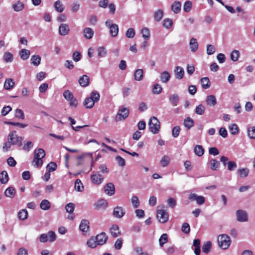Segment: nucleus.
Returning a JSON list of instances; mask_svg holds the SVG:
<instances>
[{
    "instance_id": "nucleus-1",
    "label": "nucleus",
    "mask_w": 255,
    "mask_h": 255,
    "mask_svg": "<svg viewBox=\"0 0 255 255\" xmlns=\"http://www.w3.org/2000/svg\"><path fill=\"white\" fill-rule=\"evenodd\" d=\"M45 156V152L43 149H35L34 151V158L31 164L35 168H40L42 167L43 161L42 159Z\"/></svg>"
},
{
    "instance_id": "nucleus-2",
    "label": "nucleus",
    "mask_w": 255,
    "mask_h": 255,
    "mask_svg": "<svg viewBox=\"0 0 255 255\" xmlns=\"http://www.w3.org/2000/svg\"><path fill=\"white\" fill-rule=\"evenodd\" d=\"M100 98V94L97 91H93L90 93V96L85 99L83 105L85 108L91 109L94 106L95 103L99 101Z\"/></svg>"
},
{
    "instance_id": "nucleus-3",
    "label": "nucleus",
    "mask_w": 255,
    "mask_h": 255,
    "mask_svg": "<svg viewBox=\"0 0 255 255\" xmlns=\"http://www.w3.org/2000/svg\"><path fill=\"white\" fill-rule=\"evenodd\" d=\"M22 140L23 138L21 136H18L16 134V131H12L9 132L7 136V141L12 145H15L19 147L21 146Z\"/></svg>"
},
{
    "instance_id": "nucleus-4",
    "label": "nucleus",
    "mask_w": 255,
    "mask_h": 255,
    "mask_svg": "<svg viewBox=\"0 0 255 255\" xmlns=\"http://www.w3.org/2000/svg\"><path fill=\"white\" fill-rule=\"evenodd\" d=\"M149 130L153 134H157L159 132L160 128V122L157 118L154 116L150 118L148 122Z\"/></svg>"
},
{
    "instance_id": "nucleus-5",
    "label": "nucleus",
    "mask_w": 255,
    "mask_h": 255,
    "mask_svg": "<svg viewBox=\"0 0 255 255\" xmlns=\"http://www.w3.org/2000/svg\"><path fill=\"white\" fill-rule=\"evenodd\" d=\"M218 245L224 250L227 249L231 245V241L229 236L226 234H222L218 237Z\"/></svg>"
},
{
    "instance_id": "nucleus-6",
    "label": "nucleus",
    "mask_w": 255,
    "mask_h": 255,
    "mask_svg": "<svg viewBox=\"0 0 255 255\" xmlns=\"http://www.w3.org/2000/svg\"><path fill=\"white\" fill-rule=\"evenodd\" d=\"M129 115V110L128 108L122 107L119 109L116 116L115 121L119 122L125 120Z\"/></svg>"
},
{
    "instance_id": "nucleus-7",
    "label": "nucleus",
    "mask_w": 255,
    "mask_h": 255,
    "mask_svg": "<svg viewBox=\"0 0 255 255\" xmlns=\"http://www.w3.org/2000/svg\"><path fill=\"white\" fill-rule=\"evenodd\" d=\"M237 220L240 222H246L248 221L247 212L243 210L239 209L236 212Z\"/></svg>"
},
{
    "instance_id": "nucleus-8",
    "label": "nucleus",
    "mask_w": 255,
    "mask_h": 255,
    "mask_svg": "<svg viewBox=\"0 0 255 255\" xmlns=\"http://www.w3.org/2000/svg\"><path fill=\"white\" fill-rule=\"evenodd\" d=\"M168 214L164 210H158L157 211V218L159 222L165 223L168 220Z\"/></svg>"
},
{
    "instance_id": "nucleus-9",
    "label": "nucleus",
    "mask_w": 255,
    "mask_h": 255,
    "mask_svg": "<svg viewBox=\"0 0 255 255\" xmlns=\"http://www.w3.org/2000/svg\"><path fill=\"white\" fill-rule=\"evenodd\" d=\"M91 179L94 184L99 185L102 183L104 177L99 172H96L91 175Z\"/></svg>"
},
{
    "instance_id": "nucleus-10",
    "label": "nucleus",
    "mask_w": 255,
    "mask_h": 255,
    "mask_svg": "<svg viewBox=\"0 0 255 255\" xmlns=\"http://www.w3.org/2000/svg\"><path fill=\"white\" fill-rule=\"evenodd\" d=\"M189 199L191 201H196L198 205H202L205 202V199L203 196H198L195 193H191L189 195Z\"/></svg>"
},
{
    "instance_id": "nucleus-11",
    "label": "nucleus",
    "mask_w": 255,
    "mask_h": 255,
    "mask_svg": "<svg viewBox=\"0 0 255 255\" xmlns=\"http://www.w3.org/2000/svg\"><path fill=\"white\" fill-rule=\"evenodd\" d=\"M99 245H103L108 240V237L105 232H102L95 237Z\"/></svg>"
},
{
    "instance_id": "nucleus-12",
    "label": "nucleus",
    "mask_w": 255,
    "mask_h": 255,
    "mask_svg": "<svg viewBox=\"0 0 255 255\" xmlns=\"http://www.w3.org/2000/svg\"><path fill=\"white\" fill-rule=\"evenodd\" d=\"M126 213L125 209L120 206H116L113 211V215L117 218H121Z\"/></svg>"
},
{
    "instance_id": "nucleus-13",
    "label": "nucleus",
    "mask_w": 255,
    "mask_h": 255,
    "mask_svg": "<svg viewBox=\"0 0 255 255\" xmlns=\"http://www.w3.org/2000/svg\"><path fill=\"white\" fill-rule=\"evenodd\" d=\"M104 192L109 196L113 195L115 193V187L113 183H107L104 187Z\"/></svg>"
},
{
    "instance_id": "nucleus-14",
    "label": "nucleus",
    "mask_w": 255,
    "mask_h": 255,
    "mask_svg": "<svg viewBox=\"0 0 255 255\" xmlns=\"http://www.w3.org/2000/svg\"><path fill=\"white\" fill-rule=\"evenodd\" d=\"M70 31L69 25L66 23H62L59 27V33L61 35L65 36L68 34Z\"/></svg>"
},
{
    "instance_id": "nucleus-15",
    "label": "nucleus",
    "mask_w": 255,
    "mask_h": 255,
    "mask_svg": "<svg viewBox=\"0 0 255 255\" xmlns=\"http://www.w3.org/2000/svg\"><path fill=\"white\" fill-rule=\"evenodd\" d=\"M108 205V203L106 200L104 199H101L98 201L94 204L95 208L96 210L105 209Z\"/></svg>"
},
{
    "instance_id": "nucleus-16",
    "label": "nucleus",
    "mask_w": 255,
    "mask_h": 255,
    "mask_svg": "<svg viewBox=\"0 0 255 255\" xmlns=\"http://www.w3.org/2000/svg\"><path fill=\"white\" fill-rule=\"evenodd\" d=\"M80 85L83 87L88 86L90 83V78L86 75H84L80 77L79 79Z\"/></svg>"
},
{
    "instance_id": "nucleus-17",
    "label": "nucleus",
    "mask_w": 255,
    "mask_h": 255,
    "mask_svg": "<svg viewBox=\"0 0 255 255\" xmlns=\"http://www.w3.org/2000/svg\"><path fill=\"white\" fill-rule=\"evenodd\" d=\"M175 72V78L180 80L182 79L184 75V71L182 67L176 66L174 70Z\"/></svg>"
},
{
    "instance_id": "nucleus-18",
    "label": "nucleus",
    "mask_w": 255,
    "mask_h": 255,
    "mask_svg": "<svg viewBox=\"0 0 255 255\" xmlns=\"http://www.w3.org/2000/svg\"><path fill=\"white\" fill-rule=\"evenodd\" d=\"M89 229V222L87 220H82L79 225V229L83 233L87 232Z\"/></svg>"
},
{
    "instance_id": "nucleus-19",
    "label": "nucleus",
    "mask_w": 255,
    "mask_h": 255,
    "mask_svg": "<svg viewBox=\"0 0 255 255\" xmlns=\"http://www.w3.org/2000/svg\"><path fill=\"white\" fill-rule=\"evenodd\" d=\"M179 99V96L176 94H174L169 97V102L171 105L175 107L177 105Z\"/></svg>"
},
{
    "instance_id": "nucleus-20",
    "label": "nucleus",
    "mask_w": 255,
    "mask_h": 255,
    "mask_svg": "<svg viewBox=\"0 0 255 255\" xmlns=\"http://www.w3.org/2000/svg\"><path fill=\"white\" fill-rule=\"evenodd\" d=\"M15 85V82L11 78L6 79L4 83V88L5 90H9L12 89Z\"/></svg>"
},
{
    "instance_id": "nucleus-21",
    "label": "nucleus",
    "mask_w": 255,
    "mask_h": 255,
    "mask_svg": "<svg viewBox=\"0 0 255 255\" xmlns=\"http://www.w3.org/2000/svg\"><path fill=\"white\" fill-rule=\"evenodd\" d=\"M110 233L112 236L114 238L119 236L121 234V232L119 226L117 225H113L110 228Z\"/></svg>"
},
{
    "instance_id": "nucleus-22",
    "label": "nucleus",
    "mask_w": 255,
    "mask_h": 255,
    "mask_svg": "<svg viewBox=\"0 0 255 255\" xmlns=\"http://www.w3.org/2000/svg\"><path fill=\"white\" fill-rule=\"evenodd\" d=\"M171 77L170 74L166 71L162 72L160 76V80L162 83H167Z\"/></svg>"
},
{
    "instance_id": "nucleus-23",
    "label": "nucleus",
    "mask_w": 255,
    "mask_h": 255,
    "mask_svg": "<svg viewBox=\"0 0 255 255\" xmlns=\"http://www.w3.org/2000/svg\"><path fill=\"white\" fill-rule=\"evenodd\" d=\"M24 7V5L22 2L20 0L17 1L13 4L12 8L15 11L18 12L22 10Z\"/></svg>"
},
{
    "instance_id": "nucleus-24",
    "label": "nucleus",
    "mask_w": 255,
    "mask_h": 255,
    "mask_svg": "<svg viewBox=\"0 0 255 255\" xmlns=\"http://www.w3.org/2000/svg\"><path fill=\"white\" fill-rule=\"evenodd\" d=\"M84 37L87 39H91L94 35L93 30L90 27H86L83 30Z\"/></svg>"
},
{
    "instance_id": "nucleus-25",
    "label": "nucleus",
    "mask_w": 255,
    "mask_h": 255,
    "mask_svg": "<svg viewBox=\"0 0 255 255\" xmlns=\"http://www.w3.org/2000/svg\"><path fill=\"white\" fill-rule=\"evenodd\" d=\"M181 3L179 1H174L171 5V10L175 13H178L181 10Z\"/></svg>"
},
{
    "instance_id": "nucleus-26",
    "label": "nucleus",
    "mask_w": 255,
    "mask_h": 255,
    "mask_svg": "<svg viewBox=\"0 0 255 255\" xmlns=\"http://www.w3.org/2000/svg\"><path fill=\"white\" fill-rule=\"evenodd\" d=\"M189 45L192 52H195L197 50L198 48V43L196 39L192 38L190 39Z\"/></svg>"
},
{
    "instance_id": "nucleus-27",
    "label": "nucleus",
    "mask_w": 255,
    "mask_h": 255,
    "mask_svg": "<svg viewBox=\"0 0 255 255\" xmlns=\"http://www.w3.org/2000/svg\"><path fill=\"white\" fill-rule=\"evenodd\" d=\"M54 7L55 10L59 12H62L65 9L64 5L62 4V2L59 0H57L55 2L54 4Z\"/></svg>"
},
{
    "instance_id": "nucleus-28",
    "label": "nucleus",
    "mask_w": 255,
    "mask_h": 255,
    "mask_svg": "<svg viewBox=\"0 0 255 255\" xmlns=\"http://www.w3.org/2000/svg\"><path fill=\"white\" fill-rule=\"evenodd\" d=\"M143 77V71L141 69H138L135 70L134 74V79L135 80L140 81L142 80Z\"/></svg>"
},
{
    "instance_id": "nucleus-29",
    "label": "nucleus",
    "mask_w": 255,
    "mask_h": 255,
    "mask_svg": "<svg viewBox=\"0 0 255 255\" xmlns=\"http://www.w3.org/2000/svg\"><path fill=\"white\" fill-rule=\"evenodd\" d=\"M164 14L163 10L161 9H159L156 10L154 13V18L156 22L160 21L163 17Z\"/></svg>"
},
{
    "instance_id": "nucleus-30",
    "label": "nucleus",
    "mask_w": 255,
    "mask_h": 255,
    "mask_svg": "<svg viewBox=\"0 0 255 255\" xmlns=\"http://www.w3.org/2000/svg\"><path fill=\"white\" fill-rule=\"evenodd\" d=\"M206 102L207 105L211 106H214L217 103L215 96L212 95L208 96L207 97Z\"/></svg>"
},
{
    "instance_id": "nucleus-31",
    "label": "nucleus",
    "mask_w": 255,
    "mask_h": 255,
    "mask_svg": "<svg viewBox=\"0 0 255 255\" xmlns=\"http://www.w3.org/2000/svg\"><path fill=\"white\" fill-rule=\"evenodd\" d=\"M30 55V52L29 50L22 49L19 52V55L22 60H27Z\"/></svg>"
},
{
    "instance_id": "nucleus-32",
    "label": "nucleus",
    "mask_w": 255,
    "mask_h": 255,
    "mask_svg": "<svg viewBox=\"0 0 255 255\" xmlns=\"http://www.w3.org/2000/svg\"><path fill=\"white\" fill-rule=\"evenodd\" d=\"M194 124V122L193 119L191 118L188 117L184 119V125L185 127L187 129H190L192 127H193Z\"/></svg>"
},
{
    "instance_id": "nucleus-33",
    "label": "nucleus",
    "mask_w": 255,
    "mask_h": 255,
    "mask_svg": "<svg viewBox=\"0 0 255 255\" xmlns=\"http://www.w3.org/2000/svg\"><path fill=\"white\" fill-rule=\"evenodd\" d=\"M4 194L7 197L13 198L15 194V190L13 187H9L5 190Z\"/></svg>"
},
{
    "instance_id": "nucleus-34",
    "label": "nucleus",
    "mask_w": 255,
    "mask_h": 255,
    "mask_svg": "<svg viewBox=\"0 0 255 255\" xmlns=\"http://www.w3.org/2000/svg\"><path fill=\"white\" fill-rule=\"evenodd\" d=\"M8 175L5 170L1 172L0 174V182L2 184H5L8 182Z\"/></svg>"
},
{
    "instance_id": "nucleus-35",
    "label": "nucleus",
    "mask_w": 255,
    "mask_h": 255,
    "mask_svg": "<svg viewBox=\"0 0 255 255\" xmlns=\"http://www.w3.org/2000/svg\"><path fill=\"white\" fill-rule=\"evenodd\" d=\"M87 246L92 249L95 248L99 244L95 238L92 237L87 242Z\"/></svg>"
},
{
    "instance_id": "nucleus-36",
    "label": "nucleus",
    "mask_w": 255,
    "mask_h": 255,
    "mask_svg": "<svg viewBox=\"0 0 255 255\" xmlns=\"http://www.w3.org/2000/svg\"><path fill=\"white\" fill-rule=\"evenodd\" d=\"M200 82L202 87L205 89L210 88L211 83L208 77H204L201 79Z\"/></svg>"
},
{
    "instance_id": "nucleus-37",
    "label": "nucleus",
    "mask_w": 255,
    "mask_h": 255,
    "mask_svg": "<svg viewBox=\"0 0 255 255\" xmlns=\"http://www.w3.org/2000/svg\"><path fill=\"white\" fill-rule=\"evenodd\" d=\"M39 206L43 210H48L50 208V203L48 200L44 199L41 202Z\"/></svg>"
},
{
    "instance_id": "nucleus-38",
    "label": "nucleus",
    "mask_w": 255,
    "mask_h": 255,
    "mask_svg": "<svg viewBox=\"0 0 255 255\" xmlns=\"http://www.w3.org/2000/svg\"><path fill=\"white\" fill-rule=\"evenodd\" d=\"M170 160V157L168 155H164L160 161V164L163 167H165L168 165Z\"/></svg>"
},
{
    "instance_id": "nucleus-39",
    "label": "nucleus",
    "mask_w": 255,
    "mask_h": 255,
    "mask_svg": "<svg viewBox=\"0 0 255 255\" xmlns=\"http://www.w3.org/2000/svg\"><path fill=\"white\" fill-rule=\"evenodd\" d=\"M110 29V33L112 37H116L119 32V27L116 24L111 25Z\"/></svg>"
},
{
    "instance_id": "nucleus-40",
    "label": "nucleus",
    "mask_w": 255,
    "mask_h": 255,
    "mask_svg": "<svg viewBox=\"0 0 255 255\" xmlns=\"http://www.w3.org/2000/svg\"><path fill=\"white\" fill-rule=\"evenodd\" d=\"M194 151L196 155L201 156L204 153V149L201 145H197L194 147Z\"/></svg>"
},
{
    "instance_id": "nucleus-41",
    "label": "nucleus",
    "mask_w": 255,
    "mask_h": 255,
    "mask_svg": "<svg viewBox=\"0 0 255 255\" xmlns=\"http://www.w3.org/2000/svg\"><path fill=\"white\" fill-rule=\"evenodd\" d=\"M30 61L31 64L37 66L40 63L41 57L38 55H32L31 56Z\"/></svg>"
},
{
    "instance_id": "nucleus-42",
    "label": "nucleus",
    "mask_w": 255,
    "mask_h": 255,
    "mask_svg": "<svg viewBox=\"0 0 255 255\" xmlns=\"http://www.w3.org/2000/svg\"><path fill=\"white\" fill-rule=\"evenodd\" d=\"M237 172L241 178H245L248 176L249 173V170L248 168H243L239 169Z\"/></svg>"
},
{
    "instance_id": "nucleus-43",
    "label": "nucleus",
    "mask_w": 255,
    "mask_h": 255,
    "mask_svg": "<svg viewBox=\"0 0 255 255\" xmlns=\"http://www.w3.org/2000/svg\"><path fill=\"white\" fill-rule=\"evenodd\" d=\"M17 216L19 220H24L27 218V211L25 209H22L18 212Z\"/></svg>"
},
{
    "instance_id": "nucleus-44",
    "label": "nucleus",
    "mask_w": 255,
    "mask_h": 255,
    "mask_svg": "<svg viewBox=\"0 0 255 255\" xmlns=\"http://www.w3.org/2000/svg\"><path fill=\"white\" fill-rule=\"evenodd\" d=\"M212 247L211 243L210 241H207L204 243L202 247V251L205 254H208L210 252Z\"/></svg>"
},
{
    "instance_id": "nucleus-45",
    "label": "nucleus",
    "mask_w": 255,
    "mask_h": 255,
    "mask_svg": "<svg viewBox=\"0 0 255 255\" xmlns=\"http://www.w3.org/2000/svg\"><path fill=\"white\" fill-rule=\"evenodd\" d=\"M75 190L78 192H82L84 190V186L80 179H77L75 182Z\"/></svg>"
},
{
    "instance_id": "nucleus-46",
    "label": "nucleus",
    "mask_w": 255,
    "mask_h": 255,
    "mask_svg": "<svg viewBox=\"0 0 255 255\" xmlns=\"http://www.w3.org/2000/svg\"><path fill=\"white\" fill-rule=\"evenodd\" d=\"M3 59L6 63L11 62L13 60V55L9 52H5L3 56Z\"/></svg>"
},
{
    "instance_id": "nucleus-47",
    "label": "nucleus",
    "mask_w": 255,
    "mask_h": 255,
    "mask_svg": "<svg viewBox=\"0 0 255 255\" xmlns=\"http://www.w3.org/2000/svg\"><path fill=\"white\" fill-rule=\"evenodd\" d=\"M229 130L232 134L235 135L239 132V128L236 124H233L229 126Z\"/></svg>"
},
{
    "instance_id": "nucleus-48",
    "label": "nucleus",
    "mask_w": 255,
    "mask_h": 255,
    "mask_svg": "<svg viewBox=\"0 0 255 255\" xmlns=\"http://www.w3.org/2000/svg\"><path fill=\"white\" fill-rule=\"evenodd\" d=\"M57 164L55 162H50L46 166L47 170L49 172H53L57 169Z\"/></svg>"
},
{
    "instance_id": "nucleus-49",
    "label": "nucleus",
    "mask_w": 255,
    "mask_h": 255,
    "mask_svg": "<svg viewBox=\"0 0 255 255\" xmlns=\"http://www.w3.org/2000/svg\"><path fill=\"white\" fill-rule=\"evenodd\" d=\"M220 163L215 159H212L210 160V168L213 170H216L219 167Z\"/></svg>"
},
{
    "instance_id": "nucleus-50",
    "label": "nucleus",
    "mask_w": 255,
    "mask_h": 255,
    "mask_svg": "<svg viewBox=\"0 0 255 255\" xmlns=\"http://www.w3.org/2000/svg\"><path fill=\"white\" fill-rule=\"evenodd\" d=\"M231 59L232 61L236 62L239 59L240 52L237 50H234L231 54Z\"/></svg>"
},
{
    "instance_id": "nucleus-51",
    "label": "nucleus",
    "mask_w": 255,
    "mask_h": 255,
    "mask_svg": "<svg viewBox=\"0 0 255 255\" xmlns=\"http://www.w3.org/2000/svg\"><path fill=\"white\" fill-rule=\"evenodd\" d=\"M14 116L15 118L21 120H24L25 118V116L23 111H22V110L19 109H16L15 110Z\"/></svg>"
},
{
    "instance_id": "nucleus-52",
    "label": "nucleus",
    "mask_w": 255,
    "mask_h": 255,
    "mask_svg": "<svg viewBox=\"0 0 255 255\" xmlns=\"http://www.w3.org/2000/svg\"><path fill=\"white\" fill-rule=\"evenodd\" d=\"M205 108L202 104L199 105L198 106L196 107L195 109L196 114L199 115H203L205 112Z\"/></svg>"
},
{
    "instance_id": "nucleus-53",
    "label": "nucleus",
    "mask_w": 255,
    "mask_h": 255,
    "mask_svg": "<svg viewBox=\"0 0 255 255\" xmlns=\"http://www.w3.org/2000/svg\"><path fill=\"white\" fill-rule=\"evenodd\" d=\"M168 241V235L167 234H162L159 239V245L161 247H163L164 244Z\"/></svg>"
},
{
    "instance_id": "nucleus-54",
    "label": "nucleus",
    "mask_w": 255,
    "mask_h": 255,
    "mask_svg": "<svg viewBox=\"0 0 255 255\" xmlns=\"http://www.w3.org/2000/svg\"><path fill=\"white\" fill-rule=\"evenodd\" d=\"M172 24V20L170 18H165L163 20V26L167 29L171 28Z\"/></svg>"
},
{
    "instance_id": "nucleus-55",
    "label": "nucleus",
    "mask_w": 255,
    "mask_h": 255,
    "mask_svg": "<svg viewBox=\"0 0 255 255\" xmlns=\"http://www.w3.org/2000/svg\"><path fill=\"white\" fill-rule=\"evenodd\" d=\"M141 33L142 34V37L145 39H149L150 37V32L147 28H143L141 30Z\"/></svg>"
},
{
    "instance_id": "nucleus-56",
    "label": "nucleus",
    "mask_w": 255,
    "mask_h": 255,
    "mask_svg": "<svg viewBox=\"0 0 255 255\" xmlns=\"http://www.w3.org/2000/svg\"><path fill=\"white\" fill-rule=\"evenodd\" d=\"M248 134L250 138L255 139V127H251L248 128Z\"/></svg>"
},
{
    "instance_id": "nucleus-57",
    "label": "nucleus",
    "mask_w": 255,
    "mask_h": 255,
    "mask_svg": "<svg viewBox=\"0 0 255 255\" xmlns=\"http://www.w3.org/2000/svg\"><path fill=\"white\" fill-rule=\"evenodd\" d=\"M126 36L128 38H132L135 35V30L133 28H128L126 31Z\"/></svg>"
},
{
    "instance_id": "nucleus-58",
    "label": "nucleus",
    "mask_w": 255,
    "mask_h": 255,
    "mask_svg": "<svg viewBox=\"0 0 255 255\" xmlns=\"http://www.w3.org/2000/svg\"><path fill=\"white\" fill-rule=\"evenodd\" d=\"M75 204L72 203H69L65 206V209L67 212L72 213L75 209Z\"/></svg>"
},
{
    "instance_id": "nucleus-59",
    "label": "nucleus",
    "mask_w": 255,
    "mask_h": 255,
    "mask_svg": "<svg viewBox=\"0 0 255 255\" xmlns=\"http://www.w3.org/2000/svg\"><path fill=\"white\" fill-rule=\"evenodd\" d=\"M132 204L134 208H136L139 206V201L136 196H133L131 199Z\"/></svg>"
},
{
    "instance_id": "nucleus-60",
    "label": "nucleus",
    "mask_w": 255,
    "mask_h": 255,
    "mask_svg": "<svg viewBox=\"0 0 255 255\" xmlns=\"http://www.w3.org/2000/svg\"><path fill=\"white\" fill-rule=\"evenodd\" d=\"M162 89L159 84H155L153 86L152 92L155 94H159L161 92Z\"/></svg>"
},
{
    "instance_id": "nucleus-61",
    "label": "nucleus",
    "mask_w": 255,
    "mask_h": 255,
    "mask_svg": "<svg viewBox=\"0 0 255 255\" xmlns=\"http://www.w3.org/2000/svg\"><path fill=\"white\" fill-rule=\"evenodd\" d=\"M48 235V240L50 242H54L56 239V235L53 231H49L47 234Z\"/></svg>"
},
{
    "instance_id": "nucleus-62",
    "label": "nucleus",
    "mask_w": 255,
    "mask_h": 255,
    "mask_svg": "<svg viewBox=\"0 0 255 255\" xmlns=\"http://www.w3.org/2000/svg\"><path fill=\"white\" fill-rule=\"evenodd\" d=\"M180 131V128L179 126L174 127L172 130V135L174 137L178 136Z\"/></svg>"
},
{
    "instance_id": "nucleus-63",
    "label": "nucleus",
    "mask_w": 255,
    "mask_h": 255,
    "mask_svg": "<svg viewBox=\"0 0 255 255\" xmlns=\"http://www.w3.org/2000/svg\"><path fill=\"white\" fill-rule=\"evenodd\" d=\"M237 166L236 163L233 161H228L227 163L228 169L230 171L234 170Z\"/></svg>"
},
{
    "instance_id": "nucleus-64",
    "label": "nucleus",
    "mask_w": 255,
    "mask_h": 255,
    "mask_svg": "<svg viewBox=\"0 0 255 255\" xmlns=\"http://www.w3.org/2000/svg\"><path fill=\"white\" fill-rule=\"evenodd\" d=\"M98 55L100 57H104L106 56L107 51L104 47H100L98 48Z\"/></svg>"
}]
</instances>
